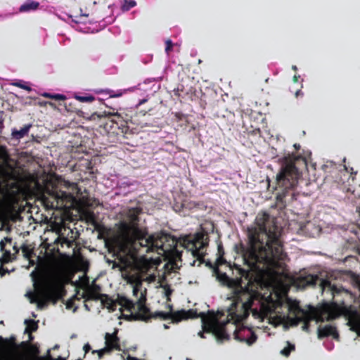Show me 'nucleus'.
<instances>
[{"instance_id":"17","label":"nucleus","mask_w":360,"mask_h":360,"mask_svg":"<svg viewBox=\"0 0 360 360\" xmlns=\"http://www.w3.org/2000/svg\"><path fill=\"white\" fill-rule=\"evenodd\" d=\"M174 321L175 323H178L182 320H186L188 319H195L198 317H201V313L198 314L195 309H188L184 310L181 309L179 311H174Z\"/></svg>"},{"instance_id":"40","label":"nucleus","mask_w":360,"mask_h":360,"mask_svg":"<svg viewBox=\"0 0 360 360\" xmlns=\"http://www.w3.org/2000/svg\"><path fill=\"white\" fill-rule=\"evenodd\" d=\"M14 85L18 86V87H20V88H21L22 89L27 90L28 91H30L32 90L31 87H30V86H27L25 84H22L21 83L17 82V83H15Z\"/></svg>"},{"instance_id":"56","label":"nucleus","mask_w":360,"mask_h":360,"mask_svg":"<svg viewBox=\"0 0 360 360\" xmlns=\"http://www.w3.org/2000/svg\"><path fill=\"white\" fill-rule=\"evenodd\" d=\"M296 69H297L296 66H293V70H296Z\"/></svg>"},{"instance_id":"45","label":"nucleus","mask_w":360,"mask_h":360,"mask_svg":"<svg viewBox=\"0 0 360 360\" xmlns=\"http://www.w3.org/2000/svg\"><path fill=\"white\" fill-rule=\"evenodd\" d=\"M356 285H357V287L359 288L360 290V279L359 278H356Z\"/></svg>"},{"instance_id":"27","label":"nucleus","mask_w":360,"mask_h":360,"mask_svg":"<svg viewBox=\"0 0 360 360\" xmlns=\"http://www.w3.org/2000/svg\"><path fill=\"white\" fill-rule=\"evenodd\" d=\"M75 98L82 103H91L96 101V98L92 95L86 94L84 96L75 95Z\"/></svg>"},{"instance_id":"49","label":"nucleus","mask_w":360,"mask_h":360,"mask_svg":"<svg viewBox=\"0 0 360 360\" xmlns=\"http://www.w3.org/2000/svg\"><path fill=\"white\" fill-rule=\"evenodd\" d=\"M34 337L32 336V334H30L29 335V341L28 342H31L32 340H33Z\"/></svg>"},{"instance_id":"34","label":"nucleus","mask_w":360,"mask_h":360,"mask_svg":"<svg viewBox=\"0 0 360 360\" xmlns=\"http://www.w3.org/2000/svg\"><path fill=\"white\" fill-rule=\"evenodd\" d=\"M25 323H29L26 330L30 329L31 331H35L37 329V324L34 320H26Z\"/></svg>"},{"instance_id":"23","label":"nucleus","mask_w":360,"mask_h":360,"mask_svg":"<svg viewBox=\"0 0 360 360\" xmlns=\"http://www.w3.org/2000/svg\"><path fill=\"white\" fill-rule=\"evenodd\" d=\"M150 318L154 319H160L162 320H169L171 319L172 322L174 321V311H168V312H164V311H156L154 314H152L150 315Z\"/></svg>"},{"instance_id":"35","label":"nucleus","mask_w":360,"mask_h":360,"mask_svg":"<svg viewBox=\"0 0 360 360\" xmlns=\"http://www.w3.org/2000/svg\"><path fill=\"white\" fill-rule=\"evenodd\" d=\"M111 351L109 349V348L105 347L104 348L97 350V351H93V353H98V357L101 359L103 357L105 353L110 352Z\"/></svg>"},{"instance_id":"51","label":"nucleus","mask_w":360,"mask_h":360,"mask_svg":"<svg viewBox=\"0 0 360 360\" xmlns=\"http://www.w3.org/2000/svg\"><path fill=\"white\" fill-rule=\"evenodd\" d=\"M114 306H115V302H113L112 301V304H111V306H110V308H112V310L114 309H113V307H114Z\"/></svg>"},{"instance_id":"55","label":"nucleus","mask_w":360,"mask_h":360,"mask_svg":"<svg viewBox=\"0 0 360 360\" xmlns=\"http://www.w3.org/2000/svg\"><path fill=\"white\" fill-rule=\"evenodd\" d=\"M64 241H65V243H69V241L66 238L64 239Z\"/></svg>"},{"instance_id":"57","label":"nucleus","mask_w":360,"mask_h":360,"mask_svg":"<svg viewBox=\"0 0 360 360\" xmlns=\"http://www.w3.org/2000/svg\"><path fill=\"white\" fill-rule=\"evenodd\" d=\"M146 101L145 100H143L141 102H140V104L145 102Z\"/></svg>"},{"instance_id":"50","label":"nucleus","mask_w":360,"mask_h":360,"mask_svg":"<svg viewBox=\"0 0 360 360\" xmlns=\"http://www.w3.org/2000/svg\"><path fill=\"white\" fill-rule=\"evenodd\" d=\"M206 266L212 267V264H211L210 262H206Z\"/></svg>"},{"instance_id":"54","label":"nucleus","mask_w":360,"mask_h":360,"mask_svg":"<svg viewBox=\"0 0 360 360\" xmlns=\"http://www.w3.org/2000/svg\"><path fill=\"white\" fill-rule=\"evenodd\" d=\"M300 90L297 91V92H296V94H295V96H298V94H300Z\"/></svg>"},{"instance_id":"18","label":"nucleus","mask_w":360,"mask_h":360,"mask_svg":"<svg viewBox=\"0 0 360 360\" xmlns=\"http://www.w3.org/2000/svg\"><path fill=\"white\" fill-rule=\"evenodd\" d=\"M232 322L230 321H227L226 323L223 324L218 325L217 328L215 329L214 333H213L217 340L223 341V340H229L230 339V335L228 333L229 327H231Z\"/></svg>"},{"instance_id":"21","label":"nucleus","mask_w":360,"mask_h":360,"mask_svg":"<svg viewBox=\"0 0 360 360\" xmlns=\"http://www.w3.org/2000/svg\"><path fill=\"white\" fill-rule=\"evenodd\" d=\"M1 349L6 352H13L17 347L16 338L15 335H11L9 338L0 337Z\"/></svg>"},{"instance_id":"6","label":"nucleus","mask_w":360,"mask_h":360,"mask_svg":"<svg viewBox=\"0 0 360 360\" xmlns=\"http://www.w3.org/2000/svg\"><path fill=\"white\" fill-rule=\"evenodd\" d=\"M63 288L51 281H42L34 294L30 293L31 303H36L37 308L42 309L50 302L56 303L61 297Z\"/></svg>"},{"instance_id":"5","label":"nucleus","mask_w":360,"mask_h":360,"mask_svg":"<svg viewBox=\"0 0 360 360\" xmlns=\"http://www.w3.org/2000/svg\"><path fill=\"white\" fill-rule=\"evenodd\" d=\"M307 167V159L301 155L291 153L282 158L281 168L276 178V189L280 190V196L285 197L297 186L302 171Z\"/></svg>"},{"instance_id":"2","label":"nucleus","mask_w":360,"mask_h":360,"mask_svg":"<svg viewBox=\"0 0 360 360\" xmlns=\"http://www.w3.org/2000/svg\"><path fill=\"white\" fill-rule=\"evenodd\" d=\"M257 227L248 231V246L241 245L243 259L250 269H279L287 257L280 240L281 230L266 212L259 213L255 219Z\"/></svg>"},{"instance_id":"24","label":"nucleus","mask_w":360,"mask_h":360,"mask_svg":"<svg viewBox=\"0 0 360 360\" xmlns=\"http://www.w3.org/2000/svg\"><path fill=\"white\" fill-rule=\"evenodd\" d=\"M39 6V3L33 0H27L20 7V12H28L37 10Z\"/></svg>"},{"instance_id":"29","label":"nucleus","mask_w":360,"mask_h":360,"mask_svg":"<svg viewBox=\"0 0 360 360\" xmlns=\"http://www.w3.org/2000/svg\"><path fill=\"white\" fill-rule=\"evenodd\" d=\"M82 297L85 298L86 300H97L99 299L98 293L93 290H89L87 292L82 295Z\"/></svg>"},{"instance_id":"25","label":"nucleus","mask_w":360,"mask_h":360,"mask_svg":"<svg viewBox=\"0 0 360 360\" xmlns=\"http://www.w3.org/2000/svg\"><path fill=\"white\" fill-rule=\"evenodd\" d=\"M20 250H22L23 257L27 259H30L34 255V250L30 245L23 244Z\"/></svg>"},{"instance_id":"20","label":"nucleus","mask_w":360,"mask_h":360,"mask_svg":"<svg viewBox=\"0 0 360 360\" xmlns=\"http://www.w3.org/2000/svg\"><path fill=\"white\" fill-rule=\"evenodd\" d=\"M9 158L6 147L0 144V174L3 176L8 174L5 166L8 164Z\"/></svg>"},{"instance_id":"19","label":"nucleus","mask_w":360,"mask_h":360,"mask_svg":"<svg viewBox=\"0 0 360 360\" xmlns=\"http://www.w3.org/2000/svg\"><path fill=\"white\" fill-rule=\"evenodd\" d=\"M332 336L334 339L339 340V334L335 326L326 325L323 328L319 327L318 329V338L322 339L323 338Z\"/></svg>"},{"instance_id":"58","label":"nucleus","mask_w":360,"mask_h":360,"mask_svg":"<svg viewBox=\"0 0 360 360\" xmlns=\"http://www.w3.org/2000/svg\"><path fill=\"white\" fill-rule=\"evenodd\" d=\"M186 360H191V359H186Z\"/></svg>"},{"instance_id":"26","label":"nucleus","mask_w":360,"mask_h":360,"mask_svg":"<svg viewBox=\"0 0 360 360\" xmlns=\"http://www.w3.org/2000/svg\"><path fill=\"white\" fill-rule=\"evenodd\" d=\"M30 347H31V345H30V342H28V341H22L19 345L17 344V347H15V348L13 352H17L19 349L27 350ZM32 348L33 349V350L34 352H39L37 347L32 346Z\"/></svg>"},{"instance_id":"9","label":"nucleus","mask_w":360,"mask_h":360,"mask_svg":"<svg viewBox=\"0 0 360 360\" xmlns=\"http://www.w3.org/2000/svg\"><path fill=\"white\" fill-rule=\"evenodd\" d=\"M146 296L141 292V297L136 302L134 303L129 299L125 297H118L117 302L119 305L124 307L126 310L132 313L137 309V316L141 320H148L150 319V309L146 306Z\"/></svg>"},{"instance_id":"37","label":"nucleus","mask_w":360,"mask_h":360,"mask_svg":"<svg viewBox=\"0 0 360 360\" xmlns=\"http://www.w3.org/2000/svg\"><path fill=\"white\" fill-rule=\"evenodd\" d=\"M173 47V43L170 39H168L166 41V47H165V51L167 54L169 53V52L172 51Z\"/></svg>"},{"instance_id":"4","label":"nucleus","mask_w":360,"mask_h":360,"mask_svg":"<svg viewBox=\"0 0 360 360\" xmlns=\"http://www.w3.org/2000/svg\"><path fill=\"white\" fill-rule=\"evenodd\" d=\"M322 292H330L333 302L323 303L319 309V321H331L340 316L348 320L351 329L360 336V313L347 302L353 300L352 294L342 286L332 285L329 281L321 282Z\"/></svg>"},{"instance_id":"22","label":"nucleus","mask_w":360,"mask_h":360,"mask_svg":"<svg viewBox=\"0 0 360 360\" xmlns=\"http://www.w3.org/2000/svg\"><path fill=\"white\" fill-rule=\"evenodd\" d=\"M32 127V124H27L24 125V127L20 129H17L15 128L13 129L11 131L12 139L17 141H19L20 139H22L23 137L28 134Z\"/></svg>"},{"instance_id":"59","label":"nucleus","mask_w":360,"mask_h":360,"mask_svg":"<svg viewBox=\"0 0 360 360\" xmlns=\"http://www.w3.org/2000/svg\"><path fill=\"white\" fill-rule=\"evenodd\" d=\"M77 360H82V359H77Z\"/></svg>"},{"instance_id":"12","label":"nucleus","mask_w":360,"mask_h":360,"mask_svg":"<svg viewBox=\"0 0 360 360\" xmlns=\"http://www.w3.org/2000/svg\"><path fill=\"white\" fill-rule=\"evenodd\" d=\"M293 314L295 317L292 319V322L295 325L303 322L302 329L307 330L309 327V322L314 319L315 316L313 312L304 310L299 306H296L293 309Z\"/></svg>"},{"instance_id":"52","label":"nucleus","mask_w":360,"mask_h":360,"mask_svg":"<svg viewBox=\"0 0 360 360\" xmlns=\"http://www.w3.org/2000/svg\"><path fill=\"white\" fill-rule=\"evenodd\" d=\"M293 80H294V82H295L297 81V77L296 75H295V76H294V77H293Z\"/></svg>"},{"instance_id":"28","label":"nucleus","mask_w":360,"mask_h":360,"mask_svg":"<svg viewBox=\"0 0 360 360\" xmlns=\"http://www.w3.org/2000/svg\"><path fill=\"white\" fill-rule=\"evenodd\" d=\"M41 96L45 98H51L55 101H65L66 99V96L65 95L60 94H50L45 92L42 94Z\"/></svg>"},{"instance_id":"8","label":"nucleus","mask_w":360,"mask_h":360,"mask_svg":"<svg viewBox=\"0 0 360 360\" xmlns=\"http://www.w3.org/2000/svg\"><path fill=\"white\" fill-rule=\"evenodd\" d=\"M63 186L66 191L54 188L51 195L56 200L57 205L60 207L72 205L77 201V196L81 193V190L77 183L65 181Z\"/></svg>"},{"instance_id":"38","label":"nucleus","mask_w":360,"mask_h":360,"mask_svg":"<svg viewBox=\"0 0 360 360\" xmlns=\"http://www.w3.org/2000/svg\"><path fill=\"white\" fill-rule=\"evenodd\" d=\"M4 112L2 111V110H0V134H1L2 133V130L4 127Z\"/></svg>"},{"instance_id":"33","label":"nucleus","mask_w":360,"mask_h":360,"mask_svg":"<svg viewBox=\"0 0 360 360\" xmlns=\"http://www.w3.org/2000/svg\"><path fill=\"white\" fill-rule=\"evenodd\" d=\"M162 288L165 289V295L167 297V301L169 302L171 301V295L172 294L173 290L170 288L169 285H165L162 286Z\"/></svg>"},{"instance_id":"43","label":"nucleus","mask_w":360,"mask_h":360,"mask_svg":"<svg viewBox=\"0 0 360 360\" xmlns=\"http://www.w3.org/2000/svg\"><path fill=\"white\" fill-rule=\"evenodd\" d=\"M84 350L85 352V353H87L88 352H89L91 350V346L87 343L86 345H84Z\"/></svg>"},{"instance_id":"16","label":"nucleus","mask_w":360,"mask_h":360,"mask_svg":"<svg viewBox=\"0 0 360 360\" xmlns=\"http://www.w3.org/2000/svg\"><path fill=\"white\" fill-rule=\"evenodd\" d=\"M118 330L117 329L112 333H106L105 335V347L110 351L115 349L121 351L120 345V338L117 337Z\"/></svg>"},{"instance_id":"44","label":"nucleus","mask_w":360,"mask_h":360,"mask_svg":"<svg viewBox=\"0 0 360 360\" xmlns=\"http://www.w3.org/2000/svg\"><path fill=\"white\" fill-rule=\"evenodd\" d=\"M252 133H253L254 134H260V129H259V128H256V129H255L252 131Z\"/></svg>"},{"instance_id":"31","label":"nucleus","mask_w":360,"mask_h":360,"mask_svg":"<svg viewBox=\"0 0 360 360\" xmlns=\"http://www.w3.org/2000/svg\"><path fill=\"white\" fill-rule=\"evenodd\" d=\"M295 347L294 345L290 344L289 342H288V346L283 348L281 353L282 355L285 356H288L290 354V352L293 350H295Z\"/></svg>"},{"instance_id":"15","label":"nucleus","mask_w":360,"mask_h":360,"mask_svg":"<svg viewBox=\"0 0 360 360\" xmlns=\"http://www.w3.org/2000/svg\"><path fill=\"white\" fill-rule=\"evenodd\" d=\"M201 321L203 332L214 333L215 329L217 328L219 323L216 321L213 313L205 314L201 312Z\"/></svg>"},{"instance_id":"46","label":"nucleus","mask_w":360,"mask_h":360,"mask_svg":"<svg viewBox=\"0 0 360 360\" xmlns=\"http://www.w3.org/2000/svg\"><path fill=\"white\" fill-rule=\"evenodd\" d=\"M198 335H199L200 338H205V335H204V332H202V331L199 332V333H198Z\"/></svg>"},{"instance_id":"42","label":"nucleus","mask_w":360,"mask_h":360,"mask_svg":"<svg viewBox=\"0 0 360 360\" xmlns=\"http://www.w3.org/2000/svg\"><path fill=\"white\" fill-rule=\"evenodd\" d=\"M140 285L141 284L138 285H135L133 288V295H135V296H137L138 294L140 292Z\"/></svg>"},{"instance_id":"36","label":"nucleus","mask_w":360,"mask_h":360,"mask_svg":"<svg viewBox=\"0 0 360 360\" xmlns=\"http://www.w3.org/2000/svg\"><path fill=\"white\" fill-rule=\"evenodd\" d=\"M75 299L79 300V298H77V295H74V297L72 299H70L67 301V303H66L67 309H70L74 307Z\"/></svg>"},{"instance_id":"13","label":"nucleus","mask_w":360,"mask_h":360,"mask_svg":"<svg viewBox=\"0 0 360 360\" xmlns=\"http://www.w3.org/2000/svg\"><path fill=\"white\" fill-rule=\"evenodd\" d=\"M322 281H325L324 279L321 278L317 275L313 274H306V275H300L295 279V283L298 288H304L306 287H313L314 288L318 283L319 286L321 287V282Z\"/></svg>"},{"instance_id":"41","label":"nucleus","mask_w":360,"mask_h":360,"mask_svg":"<svg viewBox=\"0 0 360 360\" xmlns=\"http://www.w3.org/2000/svg\"><path fill=\"white\" fill-rule=\"evenodd\" d=\"M3 264L4 263L1 262V264H0V277L4 276L7 273H9V271L7 269L4 268Z\"/></svg>"},{"instance_id":"1","label":"nucleus","mask_w":360,"mask_h":360,"mask_svg":"<svg viewBox=\"0 0 360 360\" xmlns=\"http://www.w3.org/2000/svg\"><path fill=\"white\" fill-rule=\"evenodd\" d=\"M141 212L139 207L129 209L126 214L128 221H120L116 232L106 240V245L109 248H112L118 254L124 255L123 257L120 256L119 262L108 261L109 264L112 263L113 269L118 268L120 271H123L130 267L131 261L127 256L130 255L131 250L138 251L140 248H146L147 253L158 250H162L163 253L174 251L178 256H181L176 250L174 239L172 245L169 248L165 247V242L168 241L167 235L152 234L148 236L147 229L140 227L139 224V214Z\"/></svg>"},{"instance_id":"30","label":"nucleus","mask_w":360,"mask_h":360,"mask_svg":"<svg viewBox=\"0 0 360 360\" xmlns=\"http://www.w3.org/2000/svg\"><path fill=\"white\" fill-rule=\"evenodd\" d=\"M217 250H218V255H219L217 261H218L219 264H224L226 262V260L224 258V248H223V245L221 243L218 245Z\"/></svg>"},{"instance_id":"11","label":"nucleus","mask_w":360,"mask_h":360,"mask_svg":"<svg viewBox=\"0 0 360 360\" xmlns=\"http://www.w3.org/2000/svg\"><path fill=\"white\" fill-rule=\"evenodd\" d=\"M0 249L3 255L0 259L2 263H8L16 259V255L19 253L20 248H18L16 243H13L11 238L5 237L0 242Z\"/></svg>"},{"instance_id":"48","label":"nucleus","mask_w":360,"mask_h":360,"mask_svg":"<svg viewBox=\"0 0 360 360\" xmlns=\"http://www.w3.org/2000/svg\"><path fill=\"white\" fill-rule=\"evenodd\" d=\"M167 307L169 308V311H173V307L172 304H168Z\"/></svg>"},{"instance_id":"47","label":"nucleus","mask_w":360,"mask_h":360,"mask_svg":"<svg viewBox=\"0 0 360 360\" xmlns=\"http://www.w3.org/2000/svg\"><path fill=\"white\" fill-rule=\"evenodd\" d=\"M294 147H295V148L296 150H299V149L300 148V144H297V143H295V144L294 145Z\"/></svg>"},{"instance_id":"3","label":"nucleus","mask_w":360,"mask_h":360,"mask_svg":"<svg viewBox=\"0 0 360 360\" xmlns=\"http://www.w3.org/2000/svg\"><path fill=\"white\" fill-rule=\"evenodd\" d=\"M239 277L230 278L226 274L221 275V280L226 282L229 288H233V302L229 309V315L231 317V327L233 328L234 339L252 345L257 340L256 334L245 327L238 328L237 324L246 319L250 312L255 317L259 315L257 308H252L255 302L260 307L264 306L262 296L260 292L252 288L253 275L250 269H245L239 265H234Z\"/></svg>"},{"instance_id":"7","label":"nucleus","mask_w":360,"mask_h":360,"mask_svg":"<svg viewBox=\"0 0 360 360\" xmlns=\"http://www.w3.org/2000/svg\"><path fill=\"white\" fill-rule=\"evenodd\" d=\"M209 238L207 233L200 232L197 233L194 236H186L182 238V246L191 252V255L195 259L190 264L191 266H195L197 264L200 266L205 262V256L206 255V248L208 246Z\"/></svg>"},{"instance_id":"14","label":"nucleus","mask_w":360,"mask_h":360,"mask_svg":"<svg viewBox=\"0 0 360 360\" xmlns=\"http://www.w3.org/2000/svg\"><path fill=\"white\" fill-rule=\"evenodd\" d=\"M23 193V188L18 181L8 184L6 189V195L7 198L13 202H17L21 198Z\"/></svg>"},{"instance_id":"32","label":"nucleus","mask_w":360,"mask_h":360,"mask_svg":"<svg viewBox=\"0 0 360 360\" xmlns=\"http://www.w3.org/2000/svg\"><path fill=\"white\" fill-rule=\"evenodd\" d=\"M136 5V3L134 0H124V2L122 5V10L127 11L130 10L131 8H134Z\"/></svg>"},{"instance_id":"10","label":"nucleus","mask_w":360,"mask_h":360,"mask_svg":"<svg viewBox=\"0 0 360 360\" xmlns=\"http://www.w3.org/2000/svg\"><path fill=\"white\" fill-rule=\"evenodd\" d=\"M115 110V109H112V111L94 112L91 115L89 120H94L103 117L110 118V122L116 125L115 128L121 129L122 133H126L129 129L127 126V122Z\"/></svg>"},{"instance_id":"39","label":"nucleus","mask_w":360,"mask_h":360,"mask_svg":"<svg viewBox=\"0 0 360 360\" xmlns=\"http://www.w3.org/2000/svg\"><path fill=\"white\" fill-rule=\"evenodd\" d=\"M46 360H65L64 358L61 356H58V358H53L50 353V349L47 351V354L46 356Z\"/></svg>"},{"instance_id":"53","label":"nucleus","mask_w":360,"mask_h":360,"mask_svg":"<svg viewBox=\"0 0 360 360\" xmlns=\"http://www.w3.org/2000/svg\"><path fill=\"white\" fill-rule=\"evenodd\" d=\"M59 346L58 345H56L52 349H58Z\"/></svg>"}]
</instances>
